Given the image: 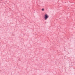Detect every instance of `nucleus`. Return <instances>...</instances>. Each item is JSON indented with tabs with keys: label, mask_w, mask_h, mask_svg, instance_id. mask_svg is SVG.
<instances>
[{
	"label": "nucleus",
	"mask_w": 75,
	"mask_h": 75,
	"mask_svg": "<svg viewBox=\"0 0 75 75\" xmlns=\"http://www.w3.org/2000/svg\"><path fill=\"white\" fill-rule=\"evenodd\" d=\"M49 17V16L48 15V14H45V15H44V18L45 20H47L48 18Z\"/></svg>",
	"instance_id": "1"
},
{
	"label": "nucleus",
	"mask_w": 75,
	"mask_h": 75,
	"mask_svg": "<svg viewBox=\"0 0 75 75\" xmlns=\"http://www.w3.org/2000/svg\"><path fill=\"white\" fill-rule=\"evenodd\" d=\"M42 11H44V9H42Z\"/></svg>",
	"instance_id": "2"
}]
</instances>
